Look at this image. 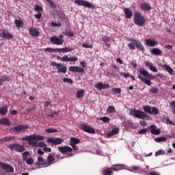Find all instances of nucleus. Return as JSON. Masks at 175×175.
<instances>
[{
  "instance_id": "1",
  "label": "nucleus",
  "mask_w": 175,
  "mask_h": 175,
  "mask_svg": "<svg viewBox=\"0 0 175 175\" xmlns=\"http://www.w3.org/2000/svg\"><path fill=\"white\" fill-rule=\"evenodd\" d=\"M80 143V139L76 138V137H71L70 141V146H71L72 148L70 146H59L58 150L61 154H64V155H66V157H73L75 155L74 151H77V150H79V147L76 146V144H79Z\"/></svg>"
},
{
  "instance_id": "2",
  "label": "nucleus",
  "mask_w": 175,
  "mask_h": 175,
  "mask_svg": "<svg viewBox=\"0 0 175 175\" xmlns=\"http://www.w3.org/2000/svg\"><path fill=\"white\" fill-rule=\"evenodd\" d=\"M28 144L33 147H47V145L44 142H39L38 141L44 140V137L36 134L31 135L27 137Z\"/></svg>"
},
{
  "instance_id": "3",
  "label": "nucleus",
  "mask_w": 175,
  "mask_h": 175,
  "mask_svg": "<svg viewBox=\"0 0 175 175\" xmlns=\"http://www.w3.org/2000/svg\"><path fill=\"white\" fill-rule=\"evenodd\" d=\"M130 116H133V117L139 118L140 120H148L150 118V116L147 113L136 109L131 110Z\"/></svg>"
},
{
  "instance_id": "4",
  "label": "nucleus",
  "mask_w": 175,
  "mask_h": 175,
  "mask_svg": "<svg viewBox=\"0 0 175 175\" xmlns=\"http://www.w3.org/2000/svg\"><path fill=\"white\" fill-rule=\"evenodd\" d=\"M134 23L139 27H143L146 24V18L142 16V14L136 12L134 17Z\"/></svg>"
},
{
  "instance_id": "5",
  "label": "nucleus",
  "mask_w": 175,
  "mask_h": 175,
  "mask_svg": "<svg viewBox=\"0 0 175 175\" xmlns=\"http://www.w3.org/2000/svg\"><path fill=\"white\" fill-rule=\"evenodd\" d=\"M131 43L128 44V46L129 47L130 50H135L136 49L135 46H136L139 50H141V51H144V47H143V45L139 42V40L131 39Z\"/></svg>"
},
{
  "instance_id": "6",
  "label": "nucleus",
  "mask_w": 175,
  "mask_h": 175,
  "mask_svg": "<svg viewBox=\"0 0 175 175\" xmlns=\"http://www.w3.org/2000/svg\"><path fill=\"white\" fill-rule=\"evenodd\" d=\"M51 66H55L57 68V73H64V75H65V73H66L68 71V68H66L64 64H58L55 62H52Z\"/></svg>"
},
{
  "instance_id": "7",
  "label": "nucleus",
  "mask_w": 175,
  "mask_h": 175,
  "mask_svg": "<svg viewBox=\"0 0 175 175\" xmlns=\"http://www.w3.org/2000/svg\"><path fill=\"white\" fill-rule=\"evenodd\" d=\"M75 3L79 6H84V8H89L90 9H95V5L85 0H75Z\"/></svg>"
},
{
  "instance_id": "8",
  "label": "nucleus",
  "mask_w": 175,
  "mask_h": 175,
  "mask_svg": "<svg viewBox=\"0 0 175 175\" xmlns=\"http://www.w3.org/2000/svg\"><path fill=\"white\" fill-rule=\"evenodd\" d=\"M144 111L145 113H148V114H151L152 116H157V114L159 113V110L155 107L152 108L150 106H145L144 107Z\"/></svg>"
},
{
  "instance_id": "9",
  "label": "nucleus",
  "mask_w": 175,
  "mask_h": 175,
  "mask_svg": "<svg viewBox=\"0 0 175 175\" xmlns=\"http://www.w3.org/2000/svg\"><path fill=\"white\" fill-rule=\"evenodd\" d=\"M47 143L53 144L54 146H59V144L64 143V139L59 137H50L48 139Z\"/></svg>"
},
{
  "instance_id": "10",
  "label": "nucleus",
  "mask_w": 175,
  "mask_h": 175,
  "mask_svg": "<svg viewBox=\"0 0 175 175\" xmlns=\"http://www.w3.org/2000/svg\"><path fill=\"white\" fill-rule=\"evenodd\" d=\"M59 38L55 36L51 38H50L51 42L53 43V44H57L58 46L62 44V43H64V36L60 35Z\"/></svg>"
},
{
  "instance_id": "11",
  "label": "nucleus",
  "mask_w": 175,
  "mask_h": 175,
  "mask_svg": "<svg viewBox=\"0 0 175 175\" xmlns=\"http://www.w3.org/2000/svg\"><path fill=\"white\" fill-rule=\"evenodd\" d=\"M80 128L82 131H84V132H87L88 133H95V129L90 125L81 124Z\"/></svg>"
},
{
  "instance_id": "12",
  "label": "nucleus",
  "mask_w": 175,
  "mask_h": 175,
  "mask_svg": "<svg viewBox=\"0 0 175 175\" xmlns=\"http://www.w3.org/2000/svg\"><path fill=\"white\" fill-rule=\"evenodd\" d=\"M138 72L139 74L142 75V76H144V77H146L147 79H149L150 80H152L154 79V75L148 73V71L145 70L144 68H142L138 70Z\"/></svg>"
},
{
  "instance_id": "13",
  "label": "nucleus",
  "mask_w": 175,
  "mask_h": 175,
  "mask_svg": "<svg viewBox=\"0 0 175 175\" xmlns=\"http://www.w3.org/2000/svg\"><path fill=\"white\" fill-rule=\"evenodd\" d=\"M36 166H42V167H47L46 161L40 156L38 157L37 161L35 163Z\"/></svg>"
},
{
  "instance_id": "14",
  "label": "nucleus",
  "mask_w": 175,
  "mask_h": 175,
  "mask_svg": "<svg viewBox=\"0 0 175 175\" xmlns=\"http://www.w3.org/2000/svg\"><path fill=\"white\" fill-rule=\"evenodd\" d=\"M28 128L27 125H18L15 127H12L10 129L11 132H23V131H25Z\"/></svg>"
},
{
  "instance_id": "15",
  "label": "nucleus",
  "mask_w": 175,
  "mask_h": 175,
  "mask_svg": "<svg viewBox=\"0 0 175 175\" xmlns=\"http://www.w3.org/2000/svg\"><path fill=\"white\" fill-rule=\"evenodd\" d=\"M1 167L5 173H14V169L9 164H1Z\"/></svg>"
},
{
  "instance_id": "16",
  "label": "nucleus",
  "mask_w": 175,
  "mask_h": 175,
  "mask_svg": "<svg viewBox=\"0 0 175 175\" xmlns=\"http://www.w3.org/2000/svg\"><path fill=\"white\" fill-rule=\"evenodd\" d=\"M146 43L148 46L150 47H155V46H158V41L155 40V38H148L146 40Z\"/></svg>"
},
{
  "instance_id": "17",
  "label": "nucleus",
  "mask_w": 175,
  "mask_h": 175,
  "mask_svg": "<svg viewBox=\"0 0 175 175\" xmlns=\"http://www.w3.org/2000/svg\"><path fill=\"white\" fill-rule=\"evenodd\" d=\"M54 161H55V155L53 154H49V155L47 157V161H46V167H49V166L53 165V163H54Z\"/></svg>"
},
{
  "instance_id": "18",
  "label": "nucleus",
  "mask_w": 175,
  "mask_h": 175,
  "mask_svg": "<svg viewBox=\"0 0 175 175\" xmlns=\"http://www.w3.org/2000/svg\"><path fill=\"white\" fill-rule=\"evenodd\" d=\"M95 88H96L97 90H107L108 88H110V85L109 84H104L100 82L98 83L97 84H96L94 85Z\"/></svg>"
},
{
  "instance_id": "19",
  "label": "nucleus",
  "mask_w": 175,
  "mask_h": 175,
  "mask_svg": "<svg viewBox=\"0 0 175 175\" xmlns=\"http://www.w3.org/2000/svg\"><path fill=\"white\" fill-rule=\"evenodd\" d=\"M69 70L73 73H83L84 72V68L79 66H70L69 67Z\"/></svg>"
},
{
  "instance_id": "20",
  "label": "nucleus",
  "mask_w": 175,
  "mask_h": 175,
  "mask_svg": "<svg viewBox=\"0 0 175 175\" xmlns=\"http://www.w3.org/2000/svg\"><path fill=\"white\" fill-rule=\"evenodd\" d=\"M0 36L3 38V39H13V36L12 33H9V31L6 30H3L0 34Z\"/></svg>"
},
{
  "instance_id": "21",
  "label": "nucleus",
  "mask_w": 175,
  "mask_h": 175,
  "mask_svg": "<svg viewBox=\"0 0 175 175\" xmlns=\"http://www.w3.org/2000/svg\"><path fill=\"white\" fill-rule=\"evenodd\" d=\"M120 170L118 169H110V168H105L103 170V175H113V172H119Z\"/></svg>"
},
{
  "instance_id": "22",
  "label": "nucleus",
  "mask_w": 175,
  "mask_h": 175,
  "mask_svg": "<svg viewBox=\"0 0 175 175\" xmlns=\"http://www.w3.org/2000/svg\"><path fill=\"white\" fill-rule=\"evenodd\" d=\"M150 132L152 133V135H159V133H161V130L157 128L155 125H151L150 126Z\"/></svg>"
},
{
  "instance_id": "23",
  "label": "nucleus",
  "mask_w": 175,
  "mask_h": 175,
  "mask_svg": "<svg viewBox=\"0 0 175 175\" xmlns=\"http://www.w3.org/2000/svg\"><path fill=\"white\" fill-rule=\"evenodd\" d=\"M138 79L142 81V83H145L146 85H148L149 87L151 86V81L148 78H144L142 77V75H138Z\"/></svg>"
},
{
  "instance_id": "24",
  "label": "nucleus",
  "mask_w": 175,
  "mask_h": 175,
  "mask_svg": "<svg viewBox=\"0 0 175 175\" xmlns=\"http://www.w3.org/2000/svg\"><path fill=\"white\" fill-rule=\"evenodd\" d=\"M163 69H164L165 70L168 72V73L170 75H171V76L173 75V74L174 73V71L173 70V68H172V67H170L167 64H163Z\"/></svg>"
},
{
  "instance_id": "25",
  "label": "nucleus",
  "mask_w": 175,
  "mask_h": 175,
  "mask_svg": "<svg viewBox=\"0 0 175 175\" xmlns=\"http://www.w3.org/2000/svg\"><path fill=\"white\" fill-rule=\"evenodd\" d=\"M10 124H11L10 120L8 119L7 118H3L2 119L0 120L1 125H5L7 126H9Z\"/></svg>"
},
{
  "instance_id": "26",
  "label": "nucleus",
  "mask_w": 175,
  "mask_h": 175,
  "mask_svg": "<svg viewBox=\"0 0 175 175\" xmlns=\"http://www.w3.org/2000/svg\"><path fill=\"white\" fill-rule=\"evenodd\" d=\"M145 64L146 66H148V68H150L152 72H158V69L152 65V63L150 62H145Z\"/></svg>"
},
{
  "instance_id": "27",
  "label": "nucleus",
  "mask_w": 175,
  "mask_h": 175,
  "mask_svg": "<svg viewBox=\"0 0 175 175\" xmlns=\"http://www.w3.org/2000/svg\"><path fill=\"white\" fill-rule=\"evenodd\" d=\"M73 49L69 48V47H65L62 49H56L57 53H69L70 51H72Z\"/></svg>"
},
{
  "instance_id": "28",
  "label": "nucleus",
  "mask_w": 175,
  "mask_h": 175,
  "mask_svg": "<svg viewBox=\"0 0 175 175\" xmlns=\"http://www.w3.org/2000/svg\"><path fill=\"white\" fill-rule=\"evenodd\" d=\"M30 35L34 36L35 38L39 36V31L35 28H31L29 29Z\"/></svg>"
},
{
  "instance_id": "29",
  "label": "nucleus",
  "mask_w": 175,
  "mask_h": 175,
  "mask_svg": "<svg viewBox=\"0 0 175 175\" xmlns=\"http://www.w3.org/2000/svg\"><path fill=\"white\" fill-rule=\"evenodd\" d=\"M124 14H126L127 18H131L133 15V13L132 12V11L129 8H124Z\"/></svg>"
},
{
  "instance_id": "30",
  "label": "nucleus",
  "mask_w": 175,
  "mask_h": 175,
  "mask_svg": "<svg viewBox=\"0 0 175 175\" xmlns=\"http://www.w3.org/2000/svg\"><path fill=\"white\" fill-rule=\"evenodd\" d=\"M150 53L154 54V55H161V54H162V51L158 48H154L151 49Z\"/></svg>"
},
{
  "instance_id": "31",
  "label": "nucleus",
  "mask_w": 175,
  "mask_h": 175,
  "mask_svg": "<svg viewBox=\"0 0 175 175\" xmlns=\"http://www.w3.org/2000/svg\"><path fill=\"white\" fill-rule=\"evenodd\" d=\"M15 150L16 151H18V152H24V150H25V148L23 145L16 144Z\"/></svg>"
},
{
  "instance_id": "32",
  "label": "nucleus",
  "mask_w": 175,
  "mask_h": 175,
  "mask_svg": "<svg viewBox=\"0 0 175 175\" xmlns=\"http://www.w3.org/2000/svg\"><path fill=\"white\" fill-rule=\"evenodd\" d=\"M47 117H55V116H58V111H53L51 110L47 111L46 114Z\"/></svg>"
},
{
  "instance_id": "33",
  "label": "nucleus",
  "mask_w": 175,
  "mask_h": 175,
  "mask_svg": "<svg viewBox=\"0 0 175 175\" xmlns=\"http://www.w3.org/2000/svg\"><path fill=\"white\" fill-rule=\"evenodd\" d=\"M141 9L142 10H150L151 9V7L150 6V5H148V3H142L141 4Z\"/></svg>"
},
{
  "instance_id": "34",
  "label": "nucleus",
  "mask_w": 175,
  "mask_h": 175,
  "mask_svg": "<svg viewBox=\"0 0 175 175\" xmlns=\"http://www.w3.org/2000/svg\"><path fill=\"white\" fill-rule=\"evenodd\" d=\"M103 42H105V46H107V47H110V43L111 42V41L110 40V38L104 36L103 37Z\"/></svg>"
},
{
  "instance_id": "35",
  "label": "nucleus",
  "mask_w": 175,
  "mask_h": 175,
  "mask_svg": "<svg viewBox=\"0 0 175 175\" xmlns=\"http://www.w3.org/2000/svg\"><path fill=\"white\" fill-rule=\"evenodd\" d=\"M6 81H10V78L9 77H0V86L5 83Z\"/></svg>"
},
{
  "instance_id": "36",
  "label": "nucleus",
  "mask_w": 175,
  "mask_h": 175,
  "mask_svg": "<svg viewBox=\"0 0 175 175\" xmlns=\"http://www.w3.org/2000/svg\"><path fill=\"white\" fill-rule=\"evenodd\" d=\"M28 157H29V152L25 151L22 153V159L24 162L25 161H26V159H28L29 158Z\"/></svg>"
},
{
  "instance_id": "37",
  "label": "nucleus",
  "mask_w": 175,
  "mask_h": 175,
  "mask_svg": "<svg viewBox=\"0 0 175 175\" xmlns=\"http://www.w3.org/2000/svg\"><path fill=\"white\" fill-rule=\"evenodd\" d=\"M76 96L78 99H80L84 96V90H80L77 92Z\"/></svg>"
},
{
  "instance_id": "38",
  "label": "nucleus",
  "mask_w": 175,
  "mask_h": 175,
  "mask_svg": "<svg viewBox=\"0 0 175 175\" xmlns=\"http://www.w3.org/2000/svg\"><path fill=\"white\" fill-rule=\"evenodd\" d=\"M8 113V107H3L0 109V115L1 116H5Z\"/></svg>"
},
{
  "instance_id": "39",
  "label": "nucleus",
  "mask_w": 175,
  "mask_h": 175,
  "mask_svg": "<svg viewBox=\"0 0 175 175\" xmlns=\"http://www.w3.org/2000/svg\"><path fill=\"white\" fill-rule=\"evenodd\" d=\"M59 58L62 62H70V59L68 55H64L63 57H59Z\"/></svg>"
},
{
  "instance_id": "40",
  "label": "nucleus",
  "mask_w": 175,
  "mask_h": 175,
  "mask_svg": "<svg viewBox=\"0 0 175 175\" xmlns=\"http://www.w3.org/2000/svg\"><path fill=\"white\" fill-rule=\"evenodd\" d=\"M25 162H26L27 165H33V159L32 157H29L27 159L25 160Z\"/></svg>"
},
{
  "instance_id": "41",
  "label": "nucleus",
  "mask_w": 175,
  "mask_h": 175,
  "mask_svg": "<svg viewBox=\"0 0 175 175\" xmlns=\"http://www.w3.org/2000/svg\"><path fill=\"white\" fill-rule=\"evenodd\" d=\"M107 113H116V108L113 106H109L108 109H107Z\"/></svg>"
},
{
  "instance_id": "42",
  "label": "nucleus",
  "mask_w": 175,
  "mask_h": 175,
  "mask_svg": "<svg viewBox=\"0 0 175 175\" xmlns=\"http://www.w3.org/2000/svg\"><path fill=\"white\" fill-rule=\"evenodd\" d=\"M15 24H16L17 28H21V27H23V21H21L16 19Z\"/></svg>"
},
{
  "instance_id": "43",
  "label": "nucleus",
  "mask_w": 175,
  "mask_h": 175,
  "mask_svg": "<svg viewBox=\"0 0 175 175\" xmlns=\"http://www.w3.org/2000/svg\"><path fill=\"white\" fill-rule=\"evenodd\" d=\"M154 140L157 142V143H160V142H165V140H166V137H156L154 139Z\"/></svg>"
},
{
  "instance_id": "44",
  "label": "nucleus",
  "mask_w": 175,
  "mask_h": 175,
  "mask_svg": "<svg viewBox=\"0 0 175 175\" xmlns=\"http://www.w3.org/2000/svg\"><path fill=\"white\" fill-rule=\"evenodd\" d=\"M45 132H46V133H54L55 132H58V130L54 129H46Z\"/></svg>"
},
{
  "instance_id": "45",
  "label": "nucleus",
  "mask_w": 175,
  "mask_h": 175,
  "mask_svg": "<svg viewBox=\"0 0 175 175\" xmlns=\"http://www.w3.org/2000/svg\"><path fill=\"white\" fill-rule=\"evenodd\" d=\"M100 121H103V122H109L110 118L108 117H101L99 118Z\"/></svg>"
},
{
  "instance_id": "46",
  "label": "nucleus",
  "mask_w": 175,
  "mask_h": 175,
  "mask_svg": "<svg viewBox=\"0 0 175 175\" xmlns=\"http://www.w3.org/2000/svg\"><path fill=\"white\" fill-rule=\"evenodd\" d=\"M13 139V137H5L1 139V142H10Z\"/></svg>"
},
{
  "instance_id": "47",
  "label": "nucleus",
  "mask_w": 175,
  "mask_h": 175,
  "mask_svg": "<svg viewBox=\"0 0 175 175\" xmlns=\"http://www.w3.org/2000/svg\"><path fill=\"white\" fill-rule=\"evenodd\" d=\"M159 155H165V150H160L155 152V157H159Z\"/></svg>"
},
{
  "instance_id": "48",
  "label": "nucleus",
  "mask_w": 175,
  "mask_h": 175,
  "mask_svg": "<svg viewBox=\"0 0 175 175\" xmlns=\"http://www.w3.org/2000/svg\"><path fill=\"white\" fill-rule=\"evenodd\" d=\"M149 92H151V94H157V92H158V88L152 87Z\"/></svg>"
},
{
  "instance_id": "49",
  "label": "nucleus",
  "mask_w": 175,
  "mask_h": 175,
  "mask_svg": "<svg viewBox=\"0 0 175 175\" xmlns=\"http://www.w3.org/2000/svg\"><path fill=\"white\" fill-rule=\"evenodd\" d=\"M112 92H113V94H116V95L118 94H121V89L118 88H113L112 90Z\"/></svg>"
},
{
  "instance_id": "50",
  "label": "nucleus",
  "mask_w": 175,
  "mask_h": 175,
  "mask_svg": "<svg viewBox=\"0 0 175 175\" xmlns=\"http://www.w3.org/2000/svg\"><path fill=\"white\" fill-rule=\"evenodd\" d=\"M64 83H68V84H73V81L68 78L63 79Z\"/></svg>"
},
{
  "instance_id": "51",
  "label": "nucleus",
  "mask_w": 175,
  "mask_h": 175,
  "mask_svg": "<svg viewBox=\"0 0 175 175\" xmlns=\"http://www.w3.org/2000/svg\"><path fill=\"white\" fill-rule=\"evenodd\" d=\"M57 49H51V48H46L45 49V51H47V53H53L57 52Z\"/></svg>"
},
{
  "instance_id": "52",
  "label": "nucleus",
  "mask_w": 175,
  "mask_h": 175,
  "mask_svg": "<svg viewBox=\"0 0 175 175\" xmlns=\"http://www.w3.org/2000/svg\"><path fill=\"white\" fill-rule=\"evenodd\" d=\"M69 59L70 62L79 61V58L77 56H71L70 57H69Z\"/></svg>"
},
{
  "instance_id": "53",
  "label": "nucleus",
  "mask_w": 175,
  "mask_h": 175,
  "mask_svg": "<svg viewBox=\"0 0 175 175\" xmlns=\"http://www.w3.org/2000/svg\"><path fill=\"white\" fill-rule=\"evenodd\" d=\"M112 133L113 135H117L120 132V129L119 128H116L111 130Z\"/></svg>"
},
{
  "instance_id": "54",
  "label": "nucleus",
  "mask_w": 175,
  "mask_h": 175,
  "mask_svg": "<svg viewBox=\"0 0 175 175\" xmlns=\"http://www.w3.org/2000/svg\"><path fill=\"white\" fill-rule=\"evenodd\" d=\"M51 25L53 27H61L62 24H61V23H54V22H52L51 23Z\"/></svg>"
},
{
  "instance_id": "55",
  "label": "nucleus",
  "mask_w": 175,
  "mask_h": 175,
  "mask_svg": "<svg viewBox=\"0 0 175 175\" xmlns=\"http://www.w3.org/2000/svg\"><path fill=\"white\" fill-rule=\"evenodd\" d=\"M82 46L85 49H92V45L91 44H83Z\"/></svg>"
},
{
  "instance_id": "56",
  "label": "nucleus",
  "mask_w": 175,
  "mask_h": 175,
  "mask_svg": "<svg viewBox=\"0 0 175 175\" xmlns=\"http://www.w3.org/2000/svg\"><path fill=\"white\" fill-rule=\"evenodd\" d=\"M35 10L36 12H42V7L36 5H35Z\"/></svg>"
},
{
  "instance_id": "57",
  "label": "nucleus",
  "mask_w": 175,
  "mask_h": 175,
  "mask_svg": "<svg viewBox=\"0 0 175 175\" xmlns=\"http://www.w3.org/2000/svg\"><path fill=\"white\" fill-rule=\"evenodd\" d=\"M120 75H121V76H124V77H125V79H128V77H129V76H131L129 75V73H125V72H121Z\"/></svg>"
},
{
  "instance_id": "58",
  "label": "nucleus",
  "mask_w": 175,
  "mask_h": 175,
  "mask_svg": "<svg viewBox=\"0 0 175 175\" xmlns=\"http://www.w3.org/2000/svg\"><path fill=\"white\" fill-rule=\"evenodd\" d=\"M170 107L171 109H175V101H171L170 103Z\"/></svg>"
},
{
  "instance_id": "59",
  "label": "nucleus",
  "mask_w": 175,
  "mask_h": 175,
  "mask_svg": "<svg viewBox=\"0 0 175 175\" xmlns=\"http://www.w3.org/2000/svg\"><path fill=\"white\" fill-rule=\"evenodd\" d=\"M10 150H16V144H10L8 146Z\"/></svg>"
},
{
  "instance_id": "60",
  "label": "nucleus",
  "mask_w": 175,
  "mask_h": 175,
  "mask_svg": "<svg viewBox=\"0 0 175 175\" xmlns=\"http://www.w3.org/2000/svg\"><path fill=\"white\" fill-rule=\"evenodd\" d=\"M43 150L46 152H51V148H47V146L44 147Z\"/></svg>"
},
{
  "instance_id": "61",
  "label": "nucleus",
  "mask_w": 175,
  "mask_h": 175,
  "mask_svg": "<svg viewBox=\"0 0 175 175\" xmlns=\"http://www.w3.org/2000/svg\"><path fill=\"white\" fill-rule=\"evenodd\" d=\"M66 36H73V32L68 31L66 32Z\"/></svg>"
},
{
  "instance_id": "62",
  "label": "nucleus",
  "mask_w": 175,
  "mask_h": 175,
  "mask_svg": "<svg viewBox=\"0 0 175 175\" xmlns=\"http://www.w3.org/2000/svg\"><path fill=\"white\" fill-rule=\"evenodd\" d=\"M44 107H49V106H51V103H50L49 101H46L44 103Z\"/></svg>"
},
{
  "instance_id": "63",
  "label": "nucleus",
  "mask_w": 175,
  "mask_h": 175,
  "mask_svg": "<svg viewBox=\"0 0 175 175\" xmlns=\"http://www.w3.org/2000/svg\"><path fill=\"white\" fill-rule=\"evenodd\" d=\"M47 2H49V3H50L51 6H52V8H55V4H54V2H53V0H48Z\"/></svg>"
},
{
  "instance_id": "64",
  "label": "nucleus",
  "mask_w": 175,
  "mask_h": 175,
  "mask_svg": "<svg viewBox=\"0 0 175 175\" xmlns=\"http://www.w3.org/2000/svg\"><path fill=\"white\" fill-rule=\"evenodd\" d=\"M146 132H147V129H142L139 131V135H143V133H146Z\"/></svg>"
}]
</instances>
